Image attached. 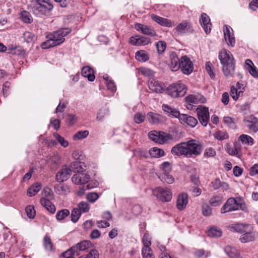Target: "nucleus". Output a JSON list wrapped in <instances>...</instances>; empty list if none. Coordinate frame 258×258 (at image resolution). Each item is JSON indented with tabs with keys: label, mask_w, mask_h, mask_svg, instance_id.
Returning a JSON list of instances; mask_svg holds the SVG:
<instances>
[{
	"label": "nucleus",
	"mask_w": 258,
	"mask_h": 258,
	"mask_svg": "<svg viewBox=\"0 0 258 258\" xmlns=\"http://www.w3.org/2000/svg\"><path fill=\"white\" fill-rule=\"evenodd\" d=\"M200 101V98L198 96L195 95H189L185 97V101L189 104H197Z\"/></svg>",
	"instance_id": "49"
},
{
	"label": "nucleus",
	"mask_w": 258,
	"mask_h": 258,
	"mask_svg": "<svg viewBox=\"0 0 258 258\" xmlns=\"http://www.w3.org/2000/svg\"><path fill=\"white\" fill-rule=\"evenodd\" d=\"M25 211L27 216L30 219H33L35 216V211L33 206L30 205L26 207Z\"/></svg>",
	"instance_id": "61"
},
{
	"label": "nucleus",
	"mask_w": 258,
	"mask_h": 258,
	"mask_svg": "<svg viewBox=\"0 0 258 258\" xmlns=\"http://www.w3.org/2000/svg\"><path fill=\"white\" fill-rule=\"evenodd\" d=\"M239 209L245 212L247 211L246 208L245 207H243L241 204L238 203L235 198H230L221 208V213L224 214L227 212L236 211Z\"/></svg>",
	"instance_id": "5"
},
{
	"label": "nucleus",
	"mask_w": 258,
	"mask_h": 258,
	"mask_svg": "<svg viewBox=\"0 0 258 258\" xmlns=\"http://www.w3.org/2000/svg\"><path fill=\"white\" fill-rule=\"evenodd\" d=\"M55 192L59 195H63L70 192L69 187L62 182L57 184L54 186Z\"/></svg>",
	"instance_id": "36"
},
{
	"label": "nucleus",
	"mask_w": 258,
	"mask_h": 258,
	"mask_svg": "<svg viewBox=\"0 0 258 258\" xmlns=\"http://www.w3.org/2000/svg\"><path fill=\"white\" fill-rule=\"evenodd\" d=\"M222 65V71L226 78L233 77L235 61L231 53L226 50H221L218 56Z\"/></svg>",
	"instance_id": "1"
},
{
	"label": "nucleus",
	"mask_w": 258,
	"mask_h": 258,
	"mask_svg": "<svg viewBox=\"0 0 258 258\" xmlns=\"http://www.w3.org/2000/svg\"><path fill=\"white\" fill-rule=\"evenodd\" d=\"M78 258H99V252L97 250L92 249L88 253L80 256Z\"/></svg>",
	"instance_id": "53"
},
{
	"label": "nucleus",
	"mask_w": 258,
	"mask_h": 258,
	"mask_svg": "<svg viewBox=\"0 0 258 258\" xmlns=\"http://www.w3.org/2000/svg\"><path fill=\"white\" fill-rule=\"evenodd\" d=\"M134 155L139 158H147L149 157L148 152L142 149H137L133 151Z\"/></svg>",
	"instance_id": "43"
},
{
	"label": "nucleus",
	"mask_w": 258,
	"mask_h": 258,
	"mask_svg": "<svg viewBox=\"0 0 258 258\" xmlns=\"http://www.w3.org/2000/svg\"><path fill=\"white\" fill-rule=\"evenodd\" d=\"M224 38L228 45L233 46L235 44V39L233 33L230 32V28L226 26L224 29Z\"/></svg>",
	"instance_id": "30"
},
{
	"label": "nucleus",
	"mask_w": 258,
	"mask_h": 258,
	"mask_svg": "<svg viewBox=\"0 0 258 258\" xmlns=\"http://www.w3.org/2000/svg\"><path fill=\"white\" fill-rule=\"evenodd\" d=\"M53 136L57 141L63 147H67L69 145L68 142L66 140L62 137L60 136L57 133H54Z\"/></svg>",
	"instance_id": "60"
},
{
	"label": "nucleus",
	"mask_w": 258,
	"mask_h": 258,
	"mask_svg": "<svg viewBox=\"0 0 258 258\" xmlns=\"http://www.w3.org/2000/svg\"><path fill=\"white\" fill-rule=\"evenodd\" d=\"M72 171L74 172L83 173L85 170L84 163L79 161H75L71 164Z\"/></svg>",
	"instance_id": "35"
},
{
	"label": "nucleus",
	"mask_w": 258,
	"mask_h": 258,
	"mask_svg": "<svg viewBox=\"0 0 258 258\" xmlns=\"http://www.w3.org/2000/svg\"><path fill=\"white\" fill-rule=\"evenodd\" d=\"M171 153L176 156H183L188 158L186 142H182L173 147Z\"/></svg>",
	"instance_id": "11"
},
{
	"label": "nucleus",
	"mask_w": 258,
	"mask_h": 258,
	"mask_svg": "<svg viewBox=\"0 0 258 258\" xmlns=\"http://www.w3.org/2000/svg\"><path fill=\"white\" fill-rule=\"evenodd\" d=\"M150 17L153 21L161 26L172 27L174 26V22L171 20L161 17L153 14H151Z\"/></svg>",
	"instance_id": "17"
},
{
	"label": "nucleus",
	"mask_w": 258,
	"mask_h": 258,
	"mask_svg": "<svg viewBox=\"0 0 258 258\" xmlns=\"http://www.w3.org/2000/svg\"><path fill=\"white\" fill-rule=\"evenodd\" d=\"M203 214L209 216L212 214V209L207 204H203L202 206Z\"/></svg>",
	"instance_id": "63"
},
{
	"label": "nucleus",
	"mask_w": 258,
	"mask_h": 258,
	"mask_svg": "<svg viewBox=\"0 0 258 258\" xmlns=\"http://www.w3.org/2000/svg\"><path fill=\"white\" fill-rule=\"evenodd\" d=\"M91 246L92 243L91 241L89 240H83L73 246L72 247V250H75L77 256H78L80 254V251H85L90 248Z\"/></svg>",
	"instance_id": "18"
},
{
	"label": "nucleus",
	"mask_w": 258,
	"mask_h": 258,
	"mask_svg": "<svg viewBox=\"0 0 258 258\" xmlns=\"http://www.w3.org/2000/svg\"><path fill=\"white\" fill-rule=\"evenodd\" d=\"M229 227L230 231L239 233L242 235L249 231L253 227L251 225L248 224L236 223L229 225Z\"/></svg>",
	"instance_id": "13"
},
{
	"label": "nucleus",
	"mask_w": 258,
	"mask_h": 258,
	"mask_svg": "<svg viewBox=\"0 0 258 258\" xmlns=\"http://www.w3.org/2000/svg\"><path fill=\"white\" fill-rule=\"evenodd\" d=\"M70 215L69 210L64 209L58 211L56 214V218L58 221L63 220L65 218Z\"/></svg>",
	"instance_id": "44"
},
{
	"label": "nucleus",
	"mask_w": 258,
	"mask_h": 258,
	"mask_svg": "<svg viewBox=\"0 0 258 258\" xmlns=\"http://www.w3.org/2000/svg\"><path fill=\"white\" fill-rule=\"evenodd\" d=\"M223 122L230 127H235V122L233 118L229 116H225L223 117Z\"/></svg>",
	"instance_id": "64"
},
{
	"label": "nucleus",
	"mask_w": 258,
	"mask_h": 258,
	"mask_svg": "<svg viewBox=\"0 0 258 258\" xmlns=\"http://www.w3.org/2000/svg\"><path fill=\"white\" fill-rule=\"evenodd\" d=\"M241 146L237 143H235L233 147L228 145L226 147L227 152L230 155L239 157L240 156V152Z\"/></svg>",
	"instance_id": "31"
},
{
	"label": "nucleus",
	"mask_w": 258,
	"mask_h": 258,
	"mask_svg": "<svg viewBox=\"0 0 258 258\" xmlns=\"http://www.w3.org/2000/svg\"><path fill=\"white\" fill-rule=\"evenodd\" d=\"M256 233L253 231V227L249 231L242 234L239 237V240L241 243H247L254 241L256 237Z\"/></svg>",
	"instance_id": "20"
},
{
	"label": "nucleus",
	"mask_w": 258,
	"mask_h": 258,
	"mask_svg": "<svg viewBox=\"0 0 258 258\" xmlns=\"http://www.w3.org/2000/svg\"><path fill=\"white\" fill-rule=\"evenodd\" d=\"M148 87L150 90L157 93H162L163 91L162 84L156 81L153 78H149Z\"/></svg>",
	"instance_id": "24"
},
{
	"label": "nucleus",
	"mask_w": 258,
	"mask_h": 258,
	"mask_svg": "<svg viewBox=\"0 0 258 258\" xmlns=\"http://www.w3.org/2000/svg\"><path fill=\"white\" fill-rule=\"evenodd\" d=\"M197 116L200 123L204 126H206L209 121L210 114L208 108L200 106L196 109Z\"/></svg>",
	"instance_id": "9"
},
{
	"label": "nucleus",
	"mask_w": 258,
	"mask_h": 258,
	"mask_svg": "<svg viewBox=\"0 0 258 258\" xmlns=\"http://www.w3.org/2000/svg\"><path fill=\"white\" fill-rule=\"evenodd\" d=\"M208 235L211 237H219L222 235V232L220 230L215 228H210L207 232Z\"/></svg>",
	"instance_id": "52"
},
{
	"label": "nucleus",
	"mask_w": 258,
	"mask_h": 258,
	"mask_svg": "<svg viewBox=\"0 0 258 258\" xmlns=\"http://www.w3.org/2000/svg\"><path fill=\"white\" fill-rule=\"evenodd\" d=\"M142 243L144 245V246L142 248V251H150L151 250H152L150 247L151 245V238L148 233H146L144 234L142 238Z\"/></svg>",
	"instance_id": "34"
},
{
	"label": "nucleus",
	"mask_w": 258,
	"mask_h": 258,
	"mask_svg": "<svg viewBox=\"0 0 258 258\" xmlns=\"http://www.w3.org/2000/svg\"><path fill=\"white\" fill-rule=\"evenodd\" d=\"M200 23L206 34L210 33L212 24L209 17L206 13H202L200 19Z\"/></svg>",
	"instance_id": "22"
},
{
	"label": "nucleus",
	"mask_w": 258,
	"mask_h": 258,
	"mask_svg": "<svg viewBox=\"0 0 258 258\" xmlns=\"http://www.w3.org/2000/svg\"><path fill=\"white\" fill-rule=\"evenodd\" d=\"M149 121L153 124H156L160 121V116L158 114L149 112L147 114Z\"/></svg>",
	"instance_id": "45"
},
{
	"label": "nucleus",
	"mask_w": 258,
	"mask_h": 258,
	"mask_svg": "<svg viewBox=\"0 0 258 258\" xmlns=\"http://www.w3.org/2000/svg\"><path fill=\"white\" fill-rule=\"evenodd\" d=\"M89 134L88 131H79L74 135L73 139L74 140H77L85 139L89 135Z\"/></svg>",
	"instance_id": "50"
},
{
	"label": "nucleus",
	"mask_w": 258,
	"mask_h": 258,
	"mask_svg": "<svg viewBox=\"0 0 258 258\" xmlns=\"http://www.w3.org/2000/svg\"><path fill=\"white\" fill-rule=\"evenodd\" d=\"M145 117L146 115L145 113L137 112L134 115V120L135 123L140 124L144 121Z\"/></svg>",
	"instance_id": "46"
},
{
	"label": "nucleus",
	"mask_w": 258,
	"mask_h": 258,
	"mask_svg": "<svg viewBox=\"0 0 258 258\" xmlns=\"http://www.w3.org/2000/svg\"><path fill=\"white\" fill-rule=\"evenodd\" d=\"M238 140L241 142L242 144L249 146L253 145V139L247 135L242 134L240 135L238 138Z\"/></svg>",
	"instance_id": "39"
},
{
	"label": "nucleus",
	"mask_w": 258,
	"mask_h": 258,
	"mask_svg": "<svg viewBox=\"0 0 258 258\" xmlns=\"http://www.w3.org/2000/svg\"><path fill=\"white\" fill-rule=\"evenodd\" d=\"M81 212L77 208H74L71 213V220L73 222H77L81 215Z\"/></svg>",
	"instance_id": "48"
},
{
	"label": "nucleus",
	"mask_w": 258,
	"mask_h": 258,
	"mask_svg": "<svg viewBox=\"0 0 258 258\" xmlns=\"http://www.w3.org/2000/svg\"><path fill=\"white\" fill-rule=\"evenodd\" d=\"M43 246L45 249L48 251H52L53 250V244L52 243L50 237L47 235H45L43 240Z\"/></svg>",
	"instance_id": "38"
},
{
	"label": "nucleus",
	"mask_w": 258,
	"mask_h": 258,
	"mask_svg": "<svg viewBox=\"0 0 258 258\" xmlns=\"http://www.w3.org/2000/svg\"><path fill=\"white\" fill-rule=\"evenodd\" d=\"M156 46L158 53L162 54L166 49V44L164 41H159L156 43Z\"/></svg>",
	"instance_id": "59"
},
{
	"label": "nucleus",
	"mask_w": 258,
	"mask_h": 258,
	"mask_svg": "<svg viewBox=\"0 0 258 258\" xmlns=\"http://www.w3.org/2000/svg\"><path fill=\"white\" fill-rule=\"evenodd\" d=\"M71 173L72 169L67 166H64L62 168L61 170L56 174L55 180L58 182H63L69 178Z\"/></svg>",
	"instance_id": "15"
},
{
	"label": "nucleus",
	"mask_w": 258,
	"mask_h": 258,
	"mask_svg": "<svg viewBox=\"0 0 258 258\" xmlns=\"http://www.w3.org/2000/svg\"><path fill=\"white\" fill-rule=\"evenodd\" d=\"M190 27V23L184 21L177 25L175 28L176 31L179 33H184L187 29Z\"/></svg>",
	"instance_id": "41"
},
{
	"label": "nucleus",
	"mask_w": 258,
	"mask_h": 258,
	"mask_svg": "<svg viewBox=\"0 0 258 258\" xmlns=\"http://www.w3.org/2000/svg\"><path fill=\"white\" fill-rule=\"evenodd\" d=\"M224 250L229 258H242L239 250L232 246L227 245L225 246Z\"/></svg>",
	"instance_id": "26"
},
{
	"label": "nucleus",
	"mask_w": 258,
	"mask_h": 258,
	"mask_svg": "<svg viewBox=\"0 0 258 258\" xmlns=\"http://www.w3.org/2000/svg\"><path fill=\"white\" fill-rule=\"evenodd\" d=\"M162 108L165 112L171 117L179 119V117L181 115L178 110L176 108H172L168 105L163 104Z\"/></svg>",
	"instance_id": "27"
},
{
	"label": "nucleus",
	"mask_w": 258,
	"mask_h": 258,
	"mask_svg": "<svg viewBox=\"0 0 258 258\" xmlns=\"http://www.w3.org/2000/svg\"><path fill=\"white\" fill-rule=\"evenodd\" d=\"M153 194L162 202H169L171 200L172 193L167 188L157 187L153 189Z\"/></svg>",
	"instance_id": "8"
},
{
	"label": "nucleus",
	"mask_w": 258,
	"mask_h": 258,
	"mask_svg": "<svg viewBox=\"0 0 258 258\" xmlns=\"http://www.w3.org/2000/svg\"><path fill=\"white\" fill-rule=\"evenodd\" d=\"M243 92L242 91H237V89L235 88L234 86H232L230 89V95L232 98L236 101L241 94H242Z\"/></svg>",
	"instance_id": "55"
},
{
	"label": "nucleus",
	"mask_w": 258,
	"mask_h": 258,
	"mask_svg": "<svg viewBox=\"0 0 258 258\" xmlns=\"http://www.w3.org/2000/svg\"><path fill=\"white\" fill-rule=\"evenodd\" d=\"M108 110L106 108L100 109L97 113L96 119L98 121H102L105 116L108 115Z\"/></svg>",
	"instance_id": "57"
},
{
	"label": "nucleus",
	"mask_w": 258,
	"mask_h": 258,
	"mask_svg": "<svg viewBox=\"0 0 258 258\" xmlns=\"http://www.w3.org/2000/svg\"><path fill=\"white\" fill-rule=\"evenodd\" d=\"M244 122L248 129L253 132H257L258 131V119L253 115L246 116L244 120Z\"/></svg>",
	"instance_id": "14"
},
{
	"label": "nucleus",
	"mask_w": 258,
	"mask_h": 258,
	"mask_svg": "<svg viewBox=\"0 0 258 258\" xmlns=\"http://www.w3.org/2000/svg\"><path fill=\"white\" fill-rule=\"evenodd\" d=\"M161 180L168 184L172 183L174 181V178L171 175L169 174V173H163V174L161 175Z\"/></svg>",
	"instance_id": "58"
},
{
	"label": "nucleus",
	"mask_w": 258,
	"mask_h": 258,
	"mask_svg": "<svg viewBox=\"0 0 258 258\" xmlns=\"http://www.w3.org/2000/svg\"><path fill=\"white\" fill-rule=\"evenodd\" d=\"M188 203V195L186 193H181L177 197L176 207L179 210L184 209Z\"/></svg>",
	"instance_id": "23"
},
{
	"label": "nucleus",
	"mask_w": 258,
	"mask_h": 258,
	"mask_svg": "<svg viewBox=\"0 0 258 258\" xmlns=\"http://www.w3.org/2000/svg\"><path fill=\"white\" fill-rule=\"evenodd\" d=\"M82 75L85 78H87L90 82H93L95 80L93 70L89 66L84 67L82 69Z\"/></svg>",
	"instance_id": "29"
},
{
	"label": "nucleus",
	"mask_w": 258,
	"mask_h": 258,
	"mask_svg": "<svg viewBox=\"0 0 258 258\" xmlns=\"http://www.w3.org/2000/svg\"><path fill=\"white\" fill-rule=\"evenodd\" d=\"M188 158L193 156H198L201 154L203 149V145L196 140H191L186 142Z\"/></svg>",
	"instance_id": "6"
},
{
	"label": "nucleus",
	"mask_w": 258,
	"mask_h": 258,
	"mask_svg": "<svg viewBox=\"0 0 258 258\" xmlns=\"http://www.w3.org/2000/svg\"><path fill=\"white\" fill-rule=\"evenodd\" d=\"M77 208L81 213H86L89 211L90 206L87 202L82 201L78 204Z\"/></svg>",
	"instance_id": "47"
},
{
	"label": "nucleus",
	"mask_w": 258,
	"mask_h": 258,
	"mask_svg": "<svg viewBox=\"0 0 258 258\" xmlns=\"http://www.w3.org/2000/svg\"><path fill=\"white\" fill-rule=\"evenodd\" d=\"M135 28L137 31L146 35L151 37H155L157 35L155 30L152 27L143 24L136 23Z\"/></svg>",
	"instance_id": "12"
},
{
	"label": "nucleus",
	"mask_w": 258,
	"mask_h": 258,
	"mask_svg": "<svg viewBox=\"0 0 258 258\" xmlns=\"http://www.w3.org/2000/svg\"><path fill=\"white\" fill-rule=\"evenodd\" d=\"M209 203L213 207L218 206L222 203V198L217 196H213L210 199Z\"/></svg>",
	"instance_id": "56"
},
{
	"label": "nucleus",
	"mask_w": 258,
	"mask_h": 258,
	"mask_svg": "<svg viewBox=\"0 0 258 258\" xmlns=\"http://www.w3.org/2000/svg\"><path fill=\"white\" fill-rule=\"evenodd\" d=\"M211 184L214 190H217L221 188L224 191L229 188V184L227 182L221 181L219 178L215 179L211 182Z\"/></svg>",
	"instance_id": "28"
},
{
	"label": "nucleus",
	"mask_w": 258,
	"mask_h": 258,
	"mask_svg": "<svg viewBox=\"0 0 258 258\" xmlns=\"http://www.w3.org/2000/svg\"><path fill=\"white\" fill-rule=\"evenodd\" d=\"M170 62L169 66L172 71H176L180 69V61L177 54L175 52H172L170 55Z\"/></svg>",
	"instance_id": "25"
},
{
	"label": "nucleus",
	"mask_w": 258,
	"mask_h": 258,
	"mask_svg": "<svg viewBox=\"0 0 258 258\" xmlns=\"http://www.w3.org/2000/svg\"><path fill=\"white\" fill-rule=\"evenodd\" d=\"M71 32V29L64 28L49 34L47 36L48 40L42 44V47L47 49L61 44L65 40L64 37Z\"/></svg>",
	"instance_id": "2"
},
{
	"label": "nucleus",
	"mask_w": 258,
	"mask_h": 258,
	"mask_svg": "<svg viewBox=\"0 0 258 258\" xmlns=\"http://www.w3.org/2000/svg\"><path fill=\"white\" fill-rule=\"evenodd\" d=\"M129 42L132 45L141 46L148 45L151 43V40L148 37L136 35L135 36H132L130 38Z\"/></svg>",
	"instance_id": "16"
},
{
	"label": "nucleus",
	"mask_w": 258,
	"mask_h": 258,
	"mask_svg": "<svg viewBox=\"0 0 258 258\" xmlns=\"http://www.w3.org/2000/svg\"><path fill=\"white\" fill-rule=\"evenodd\" d=\"M135 57L139 61L145 62L149 60V56L145 50H141L136 52Z\"/></svg>",
	"instance_id": "37"
},
{
	"label": "nucleus",
	"mask_w": 258,
	"mask_h": 258,
	"mask_svg": "<svg viewBox=\"0 0 258 258\" xmlns=\"http://www.w3.org/2000/svg\"><path fill=\"white\" fill-rule=\"evenodd\" d=\"M76 255L75 250H72V247L61 254L60 258H74L73 256Z\"/></svg>",
	"instance_id": "62"
},
{
	"label": "nucleus",
	"mask_w": 258,
	"mask_h": 258,
	"mask_svg": "<svg viewBox=\"0 0 258 258\" xmlns=\"http://www.w3.org/2000/svg\"><path fill=\"white\" fill-rule=\"evenodd\" d=\"M149 138L159 144H164L173 140L172 135L163 132L152 131L148 133Z\"/></svg>",
	"instance_id": "4"
},
{
	"label": "nucleus",
	"mask_w": 258,
	"mask_h": 258,
	"mask_svg": "<svg viewBox=\"0 0 258 258\" xmlns=\"http://www.w3.org/2000/svg\"><path fill=\"white\" fill-rule=\"evenodd\" d=\"M179 120L181 123L186 124L191 127H194L198 124V120L195 117L185 114H181Z\"/></svg>",
	"instance_id": "21"
},
{
	"label": "nucleus",
	"mask_w": 258,
	"mask_h": 258,
	"mask_svg": "<svg viewBox=\"0 0 258 258\" xmlns=\"http://www.w3.org/2000/svg\"><path fill=\"white\" fill-rule=\"evenodd\" d=\"M29 7L31 12L36 16H46L53 9L50 0H31Z\"/></svg>",
	"instance_id": "3"
},
{
	"label": "nucleus",
	"mask_w": 258,
	"mask_h": 258,
	"mask_svg": "<svg viewBox=\"0 0 258 258\" xmlns=\"http://www.w3.org/2000/svg\"><path fill=\"white\" fill-rule=\"evenodd\" d=\"M98 182L97 181L90 180L89 179L85 184L82 186V189L83 190L90 189L97 186Z\"/></svg>",
	"instance_id": "54"
},
{
	"label": "nucleus",
	"mask_w": 258,
	"mask_h": 258,
	"mask_svg": "<svg viewBox=\"0 0 258 258\" xmlns=\"http://www.w3.org/2000/svg\"><path fill=\"white\" fill-rule=\"evenodd\" d=\"M205 68L210 78L212 79H214L215 78V74L213 72L214 68L211 62L208 61L206 63Z\"/></svg>",
	"instance_id": "51"
},
{
	"label": "nucleus",
	"mask_w": 258,
	"mask_h": 258,
	"mask_svg": "<svg viewBox=\"0 0 258 258\" xmlns=\"http://www.w3.org/2000/svg\"><path fill=\"white\" fill-rule=\"evenodd\" d=\"M41 189V185L39 183H36L27 190V195L30 197L35 196Z\"/></svg>",
	"instance_id": "40"
},
{
	"label": "nucleus",
	"mask_w": 258,
	"mask_h": 258,
	"mask_svg": "<svg viewBox=\"0 0 258 258\" xmlns=\"http://www.w3.org/2000/svg\"><path fill=\"white\" fill-rule=\"evenodd\" d=\"M90 179L89 175L84 173H78L72 177V182L76 184H85Z\"/></svg>",
	"instance_id": "19"
},
{
	"label": "nucleus",
	"mask_w": 258,
	"mask_h": 258,
	"mask_svg": "<svg viewBox=\"0 0 258 258\" xmlns=\"http://www.w3.org/2000/svg\"><path fill=\"white\" fill-rule=\"evenodd\" d=\"M21 19L25 23H31L33 21V18L31 14L26 11L21 12Z\"/></svg>",
	"instance_id": "42"
},
{
	"label": "nucleus",
	"mask_w": 258,
	"mask_h": 258,
	"mask_svg": "<svg viewBox=\"0 0 258 258\" xmlns=\"http://www.w3.org/2000/svg\"><path fill=\"white\" fill-rule=\"evenodd\" d=\"M180 68L182 72L185 75L190 74L194 70L192 61L186 55L183 56L180 58Z\"/></svg>",
	"instance_id": "10"
},
{
	"label": "nucleus",
	"mask_w": 258,
	"mask_h": 258,
	"mask_svg": "<svg viewBox=\"0 0 258 258\" xmlns=\"http://www.w3.org/2000/svg\"><path fill=\"white\" fill-rule=\"evenodd\" d=\"M148 153L151 158H160L165 155L164 151L157 147H153L150 149Z\"/></svg>",
	"instance_id": "33"
},
{
	"label": "nucleus",
	"mask_w": 258,
	"mask_h": 258,
	"mask_svg": "<svg viewBox=\"0 0 258 258\" xmlns=\"http://www.w3.org/2000/svg\"><path fill=\"white\" fill-rule=\"evenodd\" d=\"M245 67L249 71V73L254 77L258 78V70L254 66L252 61L247 59L245 61Z\"/></svg>",
	"instance_id": "32"
},
{
	"label": "nucleus",
	"mask_w": 258,
	"mask_h": 258,
	"mask_svg": "<svg viewBox=\"0 0 258 258\" xmlns=\"http://www.w3.org/2000/svg\"><path fill=\"white\" fill-rule=\"evenodd\" d=\"M186 89L183 84H173L167 89V93L172 97L183 96L186 93Z\"/></svg>",
	"instance_id": "7"
}]
</instances>
